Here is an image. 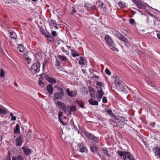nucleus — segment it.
<instances>
[{
    "mask_svg": "<svg viewBox=\"0 0 160 160\" xmlns=\"http://www.w3.org/2000/svg\"><path fill=\"white\" fill-rule=\"evenodd\" d=\"M117 153L120 156H123L124 160H135L133 155L129 152L118 151Z\"/></svg>",
    "mask_w": 160,
    "mask_h": 160,
    "instance_id": "nucleus-1",
    "label": "nucleus"
},
{
    "mask_svg": "<svg viewBox=\"0 0 160 160\" xmlns=\"http://www.w3.org/2000/svg\"><path fill=\"white\" fill-rule=\"evenodd\" d=\"M112 33L115 36L120 40L125 43H128L129 41L128 40L119 32L114 30L112 31Z\"/></svg>",
    "mask_w": 160,
    "mask_h": 160,
    "instance_id": "nucleus-2",
    "label": "nucleus"
},
{
    "mask_svg": "<svg viewBox=\"0 0 160 160\" xmlns=\"http://www.w3.org/2000/svg\"><path fill=\"white\" fill-rule=\"evenodd\" d=\"M40 65L39 63H34L31 66L30 71L33 73H36L39 72Z\"/></svg>",
    "mask_w": 160,
    "mask_h": 160,
    "instance_id": "nucleus-3",
    "label": "nucleus"
},
{
    "mask_svg": "<svg viewBox=\"0 0 160 160\" xmlns=\"http://www.w3.org/2000/svg\"><path fill=\"white\" fill-rule=\"evenodd\" d=\"M98 89L96 97L98 101L100 102L104 95V92L102 90V88L100 87V88H97Z\"/></svg>",
    "mask_w": 160,
    "mask_h": 160,
    "instance_id": "nucleus-4",
    "label": "nucleus"
},
{
    "mask_svg": "<svg viewBox=\"0 0 160 160\" xmlns=\"http://www.w3.org/2000/svg\"><path fill=\"white\" fill-rule=\"evenodd\" d=\"M57 105L59 108L63 110L65 112L66 111L67 107L66 105L64 103L61 101H58L57 103Z\"/></svg>",
    "mask_w": 160,
    "mask_h": 160,
    "instance_id": "nucleus-5",
    "label": "nucleus"
},
{
    "mask_svg": "<svg viewBox=\"0 0 160 160\" xmlns=\"http://www.w3.org/2000/svg\"><path fill=\"white\" fill-rule=\"evenodd\" d=\"M104 39L105 40L109 46L111 45H114V42L109 35H106L104 38Z\"/></svg>",
    "mask_w": 160,
    "mask_h": 160,
    "instance_id": "nucleus-6",
    "label": "nucleus"
},
{
    "mask_svg": "<svg viewBox=\"0 0 160 160\" xmlns=\"http://www.w3.org/2000/svg\"><path fill=\"white\" fill-rule=\"evenodd\" d=\"M9 112V111L6 108L2 105H0V115H6L8 114Z\"/></svg>",
    "mask_w": 160,
    "mask_h": 160,
    "instance_id": "nucleus-7",
    "label": "nucleus"
},
{
    "mask_svg": "<svg viewBox=\"0 0 160 160\" xmlns=\"http://www.w3.org/2000/svg\"><path fill=\"white\" fill-rule=\"evenodd\" d=\"M86 136L88 137V138H91L96 142H99V140L98 138L91 133L88 132L86 133Z\"/></svg>",
    "mask_w": 160,
    "mask_h": 160,
    "instance_id": "nucleus-8",
    "label": "nucleus"
},
{
    "mask_svg": "<svg viewBox=\"0 0 160 160\" xmlns=\"http://www.w3.org/2000/svg\"><path fill=\"white\" fill-rule=\"evenodd\" d=\"M66 92L67 95L70 97H74L77 94V92L76 90L70 91L69 89L68 88L66 89Z\"/></svg>",
    "mask_w": 160,
    "mask_h": 160,
    "instance_id": "nucleus-9",
    "label": "nucleus"
},
{
    "mask_svg": "<svg viewBox=\"0 0 160 160\" xmlns=\"http://www.w3.org/2000/svg\"><path fill=\"white\" fill-rule=\"evenodd\" d=\"M153 151L156 157H160V148L154 147L153 149Z\"/></svg>",
    "mask_w": 160,
    "mask_h": 160,
    "instance_id": "nucleus-10",
    "label": "nucleus"
},
{
    "mask_svg": "<svg viewBox=\"0 0 160 160\" xmlns=\"http://www.w3.org/2000/svg\"><path fill=\"white\" fill-rule=\"evenodd\" d=\"M114 78V83L117 87H119L122 81L119 79V77L117 76H115Z\"/></svg>",
    "mask_w": 160,
    "mask_h": 160,
    "instance_id": "nucleus-11",
    "label": "nucleus"
},
{
    "mask_svg": "<svg viewBox=\"0 0 160 160\" xmlns=\"http://www.w3.org/2000/svg\"><path fill=\"white\" fill-rule=\"evenodd\" d=\"M54 98L55 99H60L63 96V93L62 92L59 93L56 92L54 93Z\"/></svg>",
    "mask_w": 160,
    "mask_h": 160,
    "instance_id": "nucleus-12",
    "label": "nucleus"
},
{
    "mask_svg": "<svg viewBox=\"0 0 160 160\" xmlns=\"http://www.w3.org/2000/svg\"><path fill=\"white\" fill-rule=\"evenodd\" d=\"M58 120L60 122V123L63 125L64 126L66 125V124H65L62 120V119L63 118V113L61 111H59L58 112Z\"/></svg>",
    "mask_w": 160,
    "mask_h": 160,
    "instance_id": "nucleus-13",
    "label": "nucleus"
},
{
    "mask_svg": "<svg viewBox=\"0 0 160 160\" xmlns=\"http://www.w3.org/2000/svg\"><path fill=\"white\" fill-rule=\"evenodd\" d=\"M16 144L17 146H21L22 142V140L20 135L18 136L16 139Z\"/></svg>",
    "mask_w": 160,
    "mask_h": 160,
    "instance_id": "nucleus-14",
    "label": "nucleus"
},
{
    "mask_svg": "<svg viewBox=\"0 0 160 160\" xmlns=\"http://www.w3.org/2000/svg\"><path fill=\"white\" fill-rule=\"evenodd\" d=\"M88 102L91 105L94 106H98V101L95 100L92 98L89 99L88 100Z\"/></svg>",
    "mask_w": 160,
    "mask_h": 160,
    "instance_id": "nucleus-15",
    "label": "nucleus"
},
{
    "mask_svg": "<svg viewBox=\"0 0 160 160\" xmlns=\"http://www.w3.org/2000/svg\"><path fill=\"white\" fill-rule=\"evenodd\" d=\"M22 148L24 154L26 156L29 155L31 153V150L29 148L27 149L24 147H22Z\"/></svg>",
    "mask_w": 160,
    "mask_h": 160,
    "instance_id": "nucleus-16",
    "label": "nucleus"
},
{
    "mask_svg": "<svg viewBox=\"0 0 160 160\" xmlns=\"http://www.w3.org/2000/svg\"><path fill=\"white\" fill-rule=\"evenodd\" d=\"M79 151L81 152H86L87 151V148L83 144L79 146Z\"/></svg>",
    "mask_w": 160,
    "mask_h": 160,
    "instance_id": "nucleus-17",
    "label": "nucleus"
},
{
    "mask_svg": "<svg viewBox=\"0 0 160 160\" xmlns=\"http://www.w3.org/2000/svg\"><path fill=\"white\" fill-rule=\"evenodd\" d=\"M12 160H24V158L23 156L19 155L17 156H13Z\"/></svg>",
    "mask_w": 160,
    "mask_h": 160,
    "instance_id": "nucleus-18",
    "label": "nucleus"
},
{
    "mask_svg": "<svg viewBox=\"0 0 160 160\" xmlns=\"http://www.w3.org/2000/svg\"><path fill=\"white\" fill-rule=\"evenodd\" d=\"M48 22L51 28L52 29L54 27V26H55V25L57 24V23L55 21L52 19H49L48 20Z\"/></svg>",
    "mask_w": 160,
    "mask_h": 160,
    "instance_id": "nucleus-19",
    "label": "nucleus"
},
{
    "mask_svg": "<svg viewBox=\"0 0 160 160\" xmlns=\"http://www.w3.org/2000/svg\"><path fill=\"white\" fill-rule=\"evenodd\" d=\"M57 58L62 61L67 62L68 61L67 58L65 56L58 55Z\"/></svg>",
    "mask_w": 160,
    "mask_h": 160,
    "instance_id": "nucleus-20",
    "label": "nucleus"
},
{
    "mask_svg": "<svg viewBox=\"0 0 160 160\" xmlns=\"http://www.w3.org/2000/svg\"><path fill=\"white\" fill-rule=\"evenodd\" d=\"M71 53L72 56L74 58L79 56L80 55V54L77 51L73 50H71Z\"/></svg>",
    "mask_w": 160,
    "mask_h": 160,
    "instance_id": "nucleus-21",
    "label": "nucleus"
},
{
    "mask_svg": "<svg viewBox=\"0 0 160 160\" xmlns=\"http://www.w3.org/2000/svg\"><path fill=\"white\" fill-rule=\"evenodd\" d=\"M47 89L49 93L51 94H52V93L53 91V88L51 85L49 84L47 86Z\"/></svg>",
    "mask_w": 160,
    "mask_h": 160,
    "instance_id": "nucleus-22",
    "label": "nucleus"
},
{
    "mask_svg": "<svg viewBox=\"0 0 160 160\" xmlns=\"http://www.w3.org/2000/svg\"><path fill=\"white\" fill-rule=\"evenodd\" d=\"M77 109L76 107L75 106L73 105L71 106L69 108L68 111L70 115H71V113L72 112H74Z\"/></svg>",
    "mask_w": 160,
    "mask_h": 160,
    "instance_id": "nucleus-23",
    "label": "nucleus"
},
{
    "mask_svg": "<svg viewBox=\"0 0 160 160\" xmlns=\"http://www.w3.org/2000/svg\"><path fill=\"white\" fill-rule=\"evenodd\" d=\"M20 133V127L18 124H17L15 126V129L14 131L15 134H19Z\"/></svg>",
    "mask_w": 160,
    "mask_h": 160,
    "instance_id": "nucleus-24",
    "label": "nucleus"
},
{
    "mask_svg": "<svg viewBox=\"0 0 160 160\" xmlns=\"http://www.w3.org/2000/svg\"><path fill=\"white\" fill-rule=\"evenodd\" d=\"M47 79L48 80L50 83L52 84H54L56 83V80L55 78H50L48 76H47Z\"/></svg>",
    "mask_w": 160,
    "mask_h": 160,
    "instance_id": "nucleus-25",
    "label": "nucleus"
},
{
    "mask_svg": "<svg viewBox=\"0 0 160 160\" xmlns=\"http://www.w3.org/2000/svg\"><path fill=\"white\" fill-rule=\"evenodd\" d=\"M18 50L21 52H23L24 51V48L23 46L19 44L18 45Z\"/></svg>",
    "mask_w": 160,
    "mask_h": 160,
    "instance_id": "nucleus-26",
    "label": "nucleus"
},
{
    "mask_svg": "<svg viewBox=\"0 0 160 160\" xmlns=\"http://www.w3.org/2000/svg\"><path fill=\"white\" fill-rule=\"evenodd\" d=\"M102 150V152L105 154L108 157H110V155L108 153V151L106 148H103Z\"/></svg>",
    "mask_w": 160,
    "mask_h": 160,
    "instance_id": "nucleus-27",
    "label": "nucleus"
},
{
    "mask_svg": "<svg viewBox=\"0 0 160 160\" xmlns=\"http://www.w3.org/2000/svg\"><path fill=\"white\" fill-rule=\"evenodd\" d=\"M10 37L13 39H16L17 38V36L15 32H10Z\"/></svg>",
    "mask_w": 160,
    "mask_h": 160,
    "instance_id": "nucleus-28",
    "label": "nucleus"
},
{
    "mask_svg": "<svg viewBox=\"0 0 160 160\" xmlns=\"http://www.w3.org/2000/svg\"><path fill=\"white\" fill-rule=\"evenodd\" d=\"M80 60L79 61L78 63L79 64L82 65V66L84 65V59L83 57H80L79 58Z\"/></svg>",
    "mask_w": 160,
    "mask_h": 160,
    "instance_id": "nucleus-29",
    "label": "nucleus"
},
{
    "mask_svg": "<svg viewBox=\"0 0 160 160\" xmlns=\"http://www.w3.org/2000/svg\"><path fill=\"white\" fill-rule=\"evenodd\" d=\"M89 92L91 97L92 98H94L95 96V91L93 88H91L90 89Z\"/></svg>",
    "mask_w": 160,
    "mask_h": 160,
    "instance_id": "nucleus-30",
    "label": "nucleus"
},
{
    "mask_svg": "<svg viewBox=\"0 0 160 160\" xmlns=\"http://www.w3.org/2000/svg\"><path fill=\"white\" fill-rule=\"evenodd\" d=\"M47 37L50 42H53L54 41V37L51 35H47Z\"/></svg>",
    "mask_w": 160,
    "mask_h": 160,
    "instance_id": "nucleus-31",
    "label": "nucleus"
},
{
    "mask_svg": "<svg viewBox=\"0 0 160 160\" xmlns=\"http://www.w3.org/2000/svg\"><path fill=\"white\" fill-rule=\"evenodd\" d=\"M114 45H109V46L110 49L113 51H116L117 52H118V49L117 48L114 47Z\"/></svg>",
    "mask_w": 160,
    "mask_h": 160,
    "instance_id": "nucleus-32",
    "label": "nucleus"
},
{
    "mask_svg": "<svg viewBox=\"0 0 160 160\" xmlns=\"http://www.w3.org/2000/svg\"><path fill=\"white\" fill-rule=\"evenodd\" d=\"M23 56L24 58L27 61L28 63H29V62L31 60V59L29 58V57L27 56V53H24Z\"/></svg>",
    "mask_w": 160,
    "mask_h": 160,
    "instance_id": "nucleus-33",
    "label": "nucleus"
},
{
    "mask_svg": "<svg viewBox=\"0 0 160 160\" xmlns=\"http://www.w3.org/2000/svg\"><path fill=\"white\" fill-rule=\"evenodd\" d=\"M10 153L9 152L7 156H5L4 160H10Z\"/></svg>",
    "mask_w": 160,
    "mask_h": 160,
    "instance_id": "nucleus-34",
    "label": "nucleus"
},
{
    "mask_svg": "<svg viewBox=\"0 0 160 160\" xmlns=\"http://www.w3.org/2000/svg\"><path fill=\"white\" fill-rule=\"evenodd\" d=\"M96 85L97 86H98V87H97V88H100V87H101L102 88V87H103V83L102 82H96Z\"/></svg>",
    "mask_w": 160,
    "mask_h": 160,
    "instance_id": "nucleus-35",
    "label": "nucleus"
},
{
    "mask_svg": "<svg viewBox=\"0 0 160 160\" xmlns=\"http://www.w3.org/2000/svg\"><path fill=\"white\" fill-rule=\"evenodd\" d=\"M0 77H5L4 72L2 69H1L0 70Z\"/></svg>",
    "mask_w": 160,
    "mask_h": 160,
    "instance_id": "nucleus-36",
    "label": "nucleus"
},
{
    "mask_svg": "<svg viewBox=\"0 0 160 160\" xmlns=\"http://www.w3.org/2000/svg\"><path fill=\"white\" fill-rule=\"evenodd\" d=\"M61 50L63 52L66 53L67 55H68L69 54V53L68 51L67 50L65 49L64 47H61Z\"/></svg>",
    "mask_w": 160,
    "mask_h": 160,
    "instance_id": "nucleus-37",
    "label": "nucleus"
},
{
    "mask_svg": "<svg viewBox=\"0 0 160 160\" xmlns=\"http://www.w3.org/2000/svg\"><path fill=\"white\" fill-rule=\"evenodd\" d=\"M78 103L79 106L82 108H85L84 106V104L82 102H78Z\"/></svg>",
    "mask_w": 160,
    "mask_h": 160,
    "instance_id": "nucleus-38",
    "label": "nucleus"
},
{
    "mask_svg": "<svg viewBox=\"0 0 160 160\" xmlns=\"http://www.w3.org/2000/svg\"><path fill=\"white\" fill-rule=\"evenodd\" d=\"M105 72L106 74H107L108 75H110L111 74V72L107 68L105 70Z\"/></svg>",
    "mask_w": 160,
    "mask_h": 160,
    "instance_id": "nucleus-39",
    "label": "nucleus"
},
{
    "mask_svg": "<svg viewBox=\"0 0 160 160\" xmlns=\"http://www.w3.org/2000/svg\"><path fill=\"white\" fill-rule=\"evenodd\" d=\"M90 5L88 4H86L84 5V7L87 10H89L90 9Z\"/></svg>",
    "mask_w": 160,
    "mask_h": 160,
    "instance_id": "nucleus-40",
    "label": "nucleus"
},
{
    "mask_svg": "<svg viewBox=\"0 0 160 160\" xmlns=\"http://www.w3.org/2000/svg\"><path fill=\"white\" fill-rule=\"evenodd\" d=\"M96 150V148L95 146H91L90 147V150L92 152H94Z\"/></svg>",
    "mask_w": 160,
    "mask_h": 160,
    "instance_id": "nucleus-41",
    "label": "nucleus"
},
{
    "mask_svg": "<svg viewBox=\"0 0 160 160\" xmlns=\"http://www.w3.org/2000/svg\"><path fill=\"white\" fill-rule=\"evenodd\" d=\"M118 5L121 8H123L124 6V4L121 1H120L118 3Z\"/></svg>",
    "mask_w": 160,
    "mask_h": 160,
    "instance_id": "nucleus-42",
    "label": "nucleus"
},
{
    "mask_svg": "<svg viewBox=\"0 0 160 160\" xmlns=\"http://www.w3.org/2000/svg\"><path fill=\"white\" fill-rule=\"evenodd\" d=\"M38 84L39 86L42 87H43L44 84L43 82L40 80L39 81Z\"/></svg>",
    "mask_w": 160,
    "mask_h": 160,
    "instance_id": "nucleus-43",
    "label": "nucleus"
},
{
    "mask_svg": "<svg viewBox=\"0 0 160 160\" xmlns=\"http://www.w3.org/2000/svg\"><path fill=\"white\" fill-rule=\"evenodd\" d=\"M52 34L54 37H55L57 35V32L54 31H52Z\"/></svg>",
    "mask_w": 160,
    "mask_h": 160,
    "instance_id": "nucleus-44",
    "label": "nucleus"
},
{
    "mask_svg": "<svg viewBox=\"0 0 160 160\" xmlns=\"http://www.w3.org/2000/svg\"><path fill=\"white\" fill-rule=\"evenodd\" d=\"M135 22V20L133 19H131L129 20V23L131 24H133Z\"/></svg>",
    "mask_w": 160,
    "mask_h": 160,
    "instance_id": "nucleus-45",
    "label": "nucleus"
},
{
    "mask_svg": "<svg viewBox=\"0 0 160 160\" xmlns=\"http://www.w3.org/2000/svg\"><path fill=\"white\" fill-rule=\"evenodd\" d=\"M102 102L104 103H106L107 102V99L105 97H103L102 100Z\"/></svg>",
    "mask_w": 160,
    "mask_h": 160,
    "instance_id": "nucleus-46",
    "label": "nucleus"
},
{
    "mask_svg": "<svg viewBox=\"0 0 160 160\" xmlns=\"http://www.w3.org/2000/svg\"><path fill=\"white\" fill-rule=\"evenodd\" d=\"M106 111L109 114L111 115L112 113V111L111 109H106Z\"/></svg>",
    "mask_w": 160,
    "mask_h": 160,
    "instance_id": "nucleus-47",
    "label": "nucleus"
},
{
    "mask_svg": "<svg viewBox=\"0 0 160 160\" xmlns=\"http://www.w3.org/2000/svg\"><path fill=\"white\" fill-rule=\"evenodd\" d=\"M76 12V10H75V8L74 7L72 8V10L71 14L72 15L74 14Z\"/></svg>",
    "mask_w": 160,
    "mask_h": 160,
    "instance_id": "nucleus-48",
    "label": "nucleus"
},
{
    "mask_svg": "<svg viewBox=\"0 0 160 160\" xmlns=\"http://www.w3.org/2000/svg\"><path fill=\"white\" fill-rule=\"evenodd\" d=\"M56 87L60 91H61V92H63V89L60 88V87H57L56 86Z\"/></svg>",
    "mask_w": 160,
    "mask_h": 160,
    "instance_id": "nucleus-49",
    "label": "nucleus"
},
{
    "mask_svg": "<svg viewBox=\"0 0 160 160\" xmlns=\"http://www.w3.org/2000/svg\"><path fill=\"white\" fill-rule=\"evenodd\" d=\"M16 119V118L15 116H13L11 119V121H15Z\"/></svg>",
    "mask_w": 160,
    "mask_h": 160,
    "instance_id": "nucleus-50",
    "label": "nucleus"
},
{
    "mask_svg": "<svg viewBox=\"0 0 160 160\" xmlns=\"http://www.w3.org/2000/svg\"><path fill=\"white\" fill-rule=\"evenodd\" d=\"M93 78H94L98 79L99 78L98 76L97 75H94L93 76Z\"/></svg>",
    "mask_w": 160,
    "mask_h": 160,
    "instance_id": "nucleus-51",
    "label": "nucleus"
},
{
    "mask_svg": "<svg viewBox=\"0 0 160 160\" xmlns=\"http://www.w3.org/2000/svg\"><path fill=\"white\" fill-rule=\"evenodd\" d=\"M47 62L46 61H44V62H43V64L42 65V67H43V68H44L45 64H46L47 63Z\"/></svg>",
    "mask_w": 160,
    "mask_h": 160,
    "instance_id": "nucleus-52",
    "label": "nucleus"
},
{
    "mask_svg": "<svg viewBox=\"0 0 160 160\" xmlns=\"http://www.w3.org/2000/svg\"><path fill=\"white\" fill-rule=\"evenodd\" d=\"M157 35L158 38L160 39V33H157Z\"/></svg>",
    "mask_w": 160,
    "mask_h": 160,
    "instance_id": "nucleus-53",
    "label": "nucleus"
},
{
    "mask_svg": "<svg viewBox=\"0 0 160 160\" xmlns=\"http://www.w3.org/2000/svg\"><path fill=\"white\" fill-rule=\"evenodd\" d=\"M56 65L58 66H59L60 64L59 62V61H58L57 60H56Z\"/></svg>",
    "mask_w": 160,
    "mask_h": 160,
    "instance_id": "nucleus-54",
    "label": "nucleus"
},
{
    "mask_svg": "<svg viewBox=\"0 0 160 160\" xmlns=\"http://www.w3.org/2000/svg\"><path fill=\"white\" fill-rule=\"evenodd\" d=\"M131 13L132 14H136V12L134 11H132L131 12Z\"/></svg>",
    "mask_w": 160,
    "mask_h": 160,
    "instance_id": "nucleus-55",
    "label": "nucleus"
},
{
    "mask_svg": "<svg viewBox=\"0 0 160 160\" xmlns=\"http://www.w3.org/2000/svg\"><path fill=\"white\" fill-rule=\"evenodd\" d=\"M10 116H11V117H12H12H13V113H12V112H11L10 113Z\"/></svg>",
    "mask_w": 160,
    "mask_h": 160,
    "instance_id": "nucleus-56",
    "label": "nucleus"
},
{
    "mask_svg": "<svg viewBox=\"0 0 160 160\" xmlns=\"http://www.w3.org/2000/svg\"><path fill=\"white\" fill-rule=\"evenodd\" d=\"M73 157L75 158H78V157H80V156H77L76 157V156H75L74 155H73Z\"/></svg>",
    "mask_w": 160,
    "mask_h": 160,
    "instance_id": "nucleus-57",
    "label": "nucleus"
},
{
    "mask_svg": "<svg viewBox=\"0 0 160 160\" xmlns=\"http://www.w3.org/2000/svg\"><path fill=\"white\" fill-rule=\"evenodd\" d=\"M82 72L83 73H85V70L82 69Z\"/></svg>",
    "mask_w": 160,
    "mask_h": 160,
    "instance_id": "nucleus-58",
    "label": "nucleus"
},
{
    "mask_svg": "<svg viewBox=\"0 0 160 160\" xmlns=\"http://www.w3.org/2000/svg\"><path fill=\"white\" fill-rule=\"evenodd\" d=\"M54 27L56 29H58V27L57 26V24L55 25V26H54Z\"/></svg>",
    "mask_w": 160,
    "mask_h": 160,
    "instance_id": "nucleus-59",
    "label": "nucleus"
},
{
    "mask_svg": "<svg viewBox=\"0 0 160 160\" xmlns=\"http://www.w3.org/2000/svg\"><path fill=\"white\" fill-rule=\"evenodd\" d=\"M132 1L134 3H136V0H132Z\"/></svg>",
    "mask_w": 160,
    "mask_h": 160,
    "instance_id": "nucleus-60",
    "label": "nucleus"
},
{
    "mask_svg": "<svg viewBox=\"0 0 160 160\" xmlns=\"http://www.w3.org/2000/svg\"><path fill=\"white\" fill-rule=\"evenodd\" d=\"M6 123V121H4L2 122V124H4L5 123Z\"/></svg>",
    "mask_w": 160,
    "mask_h": 160,
    "instance_id": "nucleus-61",
    "label": "nucleus"
},
{
    "mask_svg": "<svg viewBox=\"0 0 160 160\" xmlns=\"http://www.w3.org/2000/svg\"><path fill=\"white\" fill-rule=\"evenodd\" d=\"M102 4H101L100 5H99V7H100V8H102Z\"/></svg>",
    "mask_w": 160,
    "mask_h": 160,
    "instance_id": "nucleus-62",
    "label": "nucleus"
},
{
    "mask_svg": "<svg viewBox=\"0 0 160 160\" xmlns=\"http://www.w3.org/2000/svg\"><path fill=\"white\" fill-rule=\"evenodd\" d=\"M70 48V46H69L68 47V48Z\"/></svg>",
    "mask_w": 160,
    "mask_h": 160,
    "instance_id": "nucleus-63",
    "label": "nucleus"
},
{
    "mask_svg": "<svg viewBox=\"0 0 160 160\" xmlns=\"http://www.w3.org/2000/svg\"><path fill=\"white\" fill-rule=\"evenodd\" d=\"M98 155H99V157H100V154H98Z\"/></svg>",
    "mask_w": 160,
    "mask_h": 160,
    "instance_id": "nucleus-64",
    "label": "nucleus"
}]
</instances>
